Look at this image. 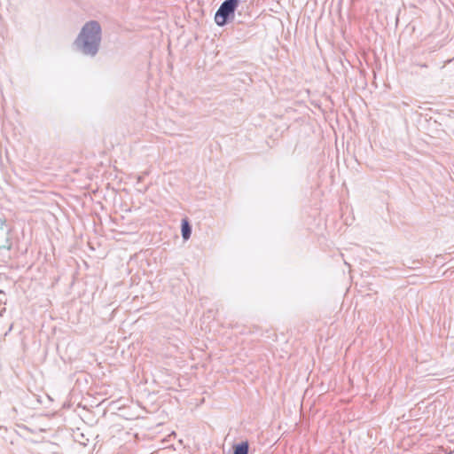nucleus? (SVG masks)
Instances as JSON below:
<instances>
[{"label":"nucleus","mask_w":454,"mask_h":454,"mask_svg":"<svg viewBox=\"0 0 454 454\" xmlns=\"http://www.w3.org/2000/svg\"><path fill=\"white\" fill-rule=\"evenodd\" d=\"M101 28L98 22L90 21L82 27L77 42L85 54H95L100 40Z\"/></svg>","instance_id":"nucleus-1"},{"label":"nucleus","mask_w":454,"mask_h":454,"mask_svg":"<svg viewBox=\"0 0 454 454\" xmlns=\"http://www.w3.org/2000/svg\"><path fill=\"white\" fill-rule=\"evenodd\" d=\"M239 4V0L224 1L215 15V20L217 25L223 26L230 17L234 16V12Z\"/></svg>","instance_id":"nucleus-2"},{"label":"nucleus","mask_w":454,"mask_h":454,"mask_svg":"<svg viewBox=\"0 0 454 454\" xmlns=\"http://www.w3.org/2000/svg\"><path fill=\"white\" fill-rule=\"evenodd\" d=\"M248 442H243L233 447V454H248Z\"/></svg>","instance_id":"nucleus-3"},{"label":"nucleus","mask_w":454,"mask_h":454,"mask_svg":"<svg viewBox=\"0 0 454 454\" xmlns=\"http://www.w3.org/2000/svg\"><path fill=\"white\" fill-rule=\"evenodd\" d=\"M182 236L184 240H187L191 236V227L187 219L182 221Z\"/></svg>","instance_id":"nucleus-4"}]
</instances>
